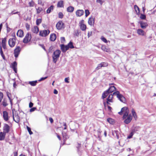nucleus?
Instances as JSON below:
<instances>
[{"instance_id": "1", "label": "nucleus", "mask_w": 156, "mask_h": 156, "mask_svg": "<svg viewBox=\"0 0 156 156\" xmlns=\"http://www.w3.org/2000/svg\"><path fill=\"white\" fill-rule=\"evenodd\" d=\"M113 95H116L117 98L121 102H124L125 101V97L121 94H120V92L118 91H116L114 92L113 94H111L109 95L107 99V101H109L110 102H113Z\"/></svg>"}, {"instance_id": "2", "label": "nucleus", "mask_w": 156, "mask_h": 156, "mask_svg": "<svg viewBox=\"0 0 156 156\" xmlns=\"http://www.w3.org/2000/svg\"><path fill=\"white\" fill-rule=\"evenodd\" d=\"M114 90H115V91H117V89L114 86L110 87L108 90L105 91L103 93L102 96V98L103 99L105 98L110 93H112Z\"/></svg>"}, {"instance_id": "3", "label": "nucleus", "mask_w": 156, "mask_h": 156, "mask_svg": "<svg viewBox=\"0 0 156 156\" xmlns=\"http://www.w3.org/2000/svg\"><path fill=\"white\" fill-rule=\"evenodd\" d=\"M61 51L59 50H57L54 52L52 58L53 59V61L54 63H56L57 59L59 57V55Z\"/></svg>"}, {"instance_id": "4", "label": "nucleus", "mask_w": 156, "mask_h": 156, "mask_svg": "<svg viewBox=\"0 0 156 156\" xmlns=\"http://www.w3.org/2000/svg\"><path fill=\"white\" fill-rule=\"evenodd\" d=\"M50 32V31L49 30H41L39 32V35L41 36L45 37L49 34Z\"/></svg>"}, {"instance_id": "5", "label": "nucleus", "mask_w": 156, "mask_h": 156, "mask_svg": "<svg viewBox=\"0 0 156 156\" xmlns=\"http://www.w3.org/2000/svg\"><path fill=\"white\" fill-rule=\"evenodd\" d=\"M31 38V34L28 33L27 34L24 38L23 42L24 43H27L30 41Z\"/></svg>"}, {"instance_id": "6", "label": "nucleus", "mask_w": 156, "mask_h": 156, "mask_svg": "<svg viewBox=\"0 0 156 156\" xmlns=\"http://www.w3.org/2000/svg\"><path fill=\"white\" fill-rule=\"evenodd\" d=\"M16 37L15 36L13 38H10L8 41L9 44L11 48L13 47L15 45Z\"/></svg>"}, {"instance_id": "7", "label": "nucleus", "mask_w": 156, "mask_h": 156, "mask_svg": "<svg viewBox=\"0 0 156 156\" xmlns=\"http://www.w3.org/2000/svg\"><path fill=\"white\" fill-rule=\"evenodd\" d=\"M21 50V48L19 46H17L15 49L14 51V56L16 58L18 57L19 54L20 53V51Z\"/></svg>"}, {"instance_id": "8", "label": "nucleus", "mask_w": 156, "mask_h": 156, "mask_svg": "<svg viewBox=\"0 0 156 156\" xmlns=\"http://www.w3.org/2000/svg\"><path fill=\"white\" fill-rule=\"evenodd\" d=\"M56 28L59 30H61L65 27L64 24L62 21H59L56 25Z\"/></svg>"}, {"instance_id": "9", "label": "nucleus", "mask_w": 156, "mask_h": 156, "mask_svg": "<svg viewBox=\"0 0 156 156\" xmlns=\"http://www.w3.org/2000/svg\"><path fill=\"white\" fill-rule=\"evenodd\" d=\"M84 20H81L79 23L80 29L83 31H85L86 29V26L84 24Z\"/></svg>"}, {"instance_id": "10", "label": "nucleus", "mask_w": 156, "mask_h": 156, "mask_svg": "<svg viewBox=\"0 0 156 156\" xmlns=\"http://www.w3.org/2000/svg\"><path fill=\"white\" fill-rule=\"evenodd\" d=\"M9 126L6 124H5L3 127V132L5 133H8L9 131Z\"/></svg>"}, {"instance_id": "11", "label": "nucleus", "mask_w": 156, "mask_h": 156, "mask_svg": "<svg viewBox=\"0 0 156 156\" xmlns=\"http://www.w3.org/2000/svg\"><path fill=\"white\" fill-rule=\"evenodd\" d=\"M61 49L62 51L63 52H65L66 51L69 49L68 46L67 45H65L63 44H62L60 45Z\"/></svg>"}, {"instance_id": "12", "label": "nucleus", "mask_w": 156, "mask_h": 156, "mask_svg": "<svg viewBox=\"0 0 156 156\" xmlns=\"http://www.w3.org/2000/svg\"><path fill=\"white\" fill-rule=\"evenodd\" d=\"M127 118L125 119V120L124 121V122L126 124H128L132 120V116L130 114H129Z\"/></svg>"}, {"instance_id": "13", "label": "nucleus", "mask_w": 156, "mask_h": 156, "mask_svg": "<svg viewBox=\"0 0 156 156\" xmlns=\"http://www.w3.org/2000/svg\"><path fill=\"white\" fill-rule=\"evenodd\" d=\"M17 63L16 62H14L11 64V68L13 69L15 73H16L17 71Z\"/></svg>"}, {"instance_id": "14", "label": "nucleus", "mask_w": 156, "mask_h": 156, "mask_svg": "<svg viewBox=\"0 0 156 156\" xmlns=\"http://www.w3.org/2000/svg\"><path fill=\"white\" fill-rule=\"evenodd\" d=\"M3 117L4 120L5 121H7L9 119L8 113L6 111H4L3 112Z\"/></svg>"}, {"instance_id": "15", "label": "nucleus", "mask_w": 156, "mask_h": 156, "mask_svg": "<svg viewBox=\"0 0 156 156\" xmlns=\"http://www.w3.org/2000/svg\"><path fill=\"white\" fill-rule=\"evenodd\" d=\"M13 119L14 120L16 123H18L20 122V117L18 115L13 114Z\"/></svg>"}, {"instance_id": "16", "label": "nucleus", "mask_w": 156, "mask_h": 156, "mask_svg": "<svg viewBox=\"0 0 156 156\" xmlns=\"http://www.w3.org/2000/svg\"><path fill=\"white\" fill-rule=\"evenodd\" d=\"M94 23V18H93L92 17L89 18L88 20V24L90 25H93Z\"/></svg>"}, {"instance_id": "17", "label": "nucleus", "mask_w": 156, "mask_h": 156, "mask_svg": "<svg viewBox=\"0 0 156 156\" xmlns=\"http://www.w3.org/2000/svg\"><path fill=\"white\" fill-rule=\"evenodd\" d=\"M6 38L5 37L2 39V48L4 49H5L6 48Z\"/></svg>"}, {"instance_id": "18", "label": "nucleus", "mask_w": 156, "mask_h": 156, "mask_svg": "<svg viewBox=\"0 0 156 156\" xmlns=\"http://www.w3.org/2000/svg\"><path fill=\"white\" fill-rule=\"evenodd\" d=\"M112 134L114 137L116 136L117 139H119V133L118 130L112 131Z\"/></svg>"}, {"instance_id": "19", "label": "nucleus", "mask_w": 156, "mask_h": 156, "mask_svg": "<svg viewBox=\"0 0 156 156\" xmlns=\"http://www.w3.org/2000/svg\"><path fill=\"white\" fill-rule=\"evenodd\" d=\"M84 11L83 10H78L76 12V14L78 16H80L83 15Z\"/></svg>"}, {"instance_id": "20", "label": "nucleus", "mask_w": 156, "mask_h": 156, "mask_svg": "<svg viewBox=\"0 0 156 156\" xmlns=\"http://www.w3.org/2000/svg\"><path fill=\"white\" fill-rule=\"evenodd\" d=\"M140 24L141 27L142 29H145L147 26L148 25L146 22L142 21L140 22Z\"/></svg>"}, {"instance_id": "21", "label": "nucleus", "mask_w": 156, "mask_h": 156, "mask_svg": "<svg viewBox=\"0 0 156 156\" xmlns=\"http://www.w3.org/2000/svg\"><path fill=\"white\" fill-rule=\"evenodd\" d=\"M39 30L38 27L36 26H34L31 29V31L34 33L37 34L39 32Z\"/></svg>"}, {"instance_id": "22", "label": "nucleus", "mask_w": 156, "mask_h": 156, "mask_svg": "<svg viewBox=\"0 0 156 156\" xmlns=\"http://www.w3.org/2000/svg\"><path fill=\"white\" fill-rule=\"evenodd\" d=\"M16 34L19 37H22L23 36V31L21 30H19L17 33Z\"/></svg>"}, {"instance_id": "23", "label": "nucleus", "mask_w": 156, "mask_h": 156, "mask_svg": "<svg viewBox=\"0 0 156 156\" xmlns=\"http://www.w3.org/2000/svg\"><path fill=\"white\" fill-rule=\"evenodd\" d=\"M56 35L55 34H52L50 36V39L51 41H54L56 39Z\"/></svg>"}, {"instance_id": "24", "label": "nucleus", "mask_w": 156, "mask_h": 156, "mask_svg": "<svg viewBox=\"0 0 156 156\" xmlns=\"http://www.w3.org/2000/svg\"><path fill=\"white\" fill-rule=\"evenodd\" d=\"M129 110L127 108V109H126L124 112V114L123 116V119H126L129 115Z\"/></svg>"}, {"instance_id": "25", "label": "nucleus", "mask_w": 156, "mask_h": 156, "mask_svg": "<svg viewBox=\"0 0 156 156\" xmlns=\"http://www.w3.org/2000/svg\"><path fill=\"white\" fill-rule=\"evenodd\" d=\"M6 133L3 132H1L0 133V140H3L5 136Z\"/></svg>"}, {"instance_id": "26", "label": "nucleus", "mask_w": 156, "mask_h": 156, "mask_svg": "<svg viewBox=\"0 0 156 156\" xmlns=\"http://www.w3.org/2000/svg\"><path fill=\"white\" fill-rule=\"evenodd\" d=\"M137 33L139 35L143 36L144 34V31L141 29H138L137 30Z\"/></svg>"}, {"instance_id": "27", "label": "nucleus", "mask_w": 156, "mask_h": 156, "mask_svg": "<svg viewBox=\"0 0 156 156\" xmlns=\"http://www.w3.org/2000/svg\"><path fill=\"white\" fill-rule=\"evenodd\" d=\"M74 10V8L73 7L70 6L68 7L67 9V11L70 12H72Z\"/></svg>"}, {"instance_id": "28", "label": "nucleus", "mask_w": 156, "mask_h": 156, "mask_svg": "<svg viewBox=\"0 0 156 156\" xmlns=\"http://www.w3.org/2000/svg\"><path fill=\"white\" fill-rule=\"evenodd\" d=\"M81 31L79 30H75L74 31V35L77 37H78Z\"/></svg>"}, {"instance_id": "29", "label": "nucleus", "mask_w": 156, "mask_h": 156, "mask_svg": "<svg viewBox=\"0 0 156 156\" xmlns=\"http://www.w3.org/2000/svg\"><path fill=\"white\" fill-rule=\"evenodd\" d=\"M54 6L53 5H51L49 7L47 10L46 12L47 13H49L50 12L53 10Z\"/></svg>"}, {"instance_id": "30", "label": "nucleus", "mask_w": 156, "mask_h": 156, "mask_svg": "<svg viewBox=\"0 0 156 156\" xmlns=\"http://www.w3.org/2000/svg\"><path fill=\"white\" fill-rule=\"evenodd\" d=\"M132 115L133 116L134 118L135 119H137V116L136 113L134 110L133 109H132Z\"/></svg>"}, {"instance_id": "31", "label": "nucleus", "mask_w": 156, "mask_h": 156, "mask_svg": "<svg viewBox=\"0 0 156 156\" xmlns=\"http://www.w3.org/2000/svg\"><path fill=\"white\" fill-rule=\"evenodd\" d=\"M57 6L59 7H62L63 6V1H59L57 4Z\"/></svg>"}, {"instance_id": "32", "label": "nucleus", "mask_w": 156, "mask_h": 156, "mask_svg": "<svg viewBox=\"0 0 156 156\" xmlns=\"http://www.w3.org/2000/svg\"><path fill=\"white\" fill-rule=\"evenodd\" d=\"M37 81V80L32 81H30L29 84L32 86H35L36 85Z\"/></svg>"}, {"instance_id": "33", "label": "nucleus", "mask_w": 156, "mask_h": 156, "mask_svg": "<svg viewBox=\"0 0 156 156\" xmlns=\"http://www.w3.org/2000/svg\"><path fill=\"white\" fill-rule=\"evenodd\" d=\"M127 109V107H123L121 109V111L119 112L118 113L120 115H122V112H124L125 111V110H126V109Z\"/></svg>"}, {"instance_id": "34", "label": "nucleus", "mask_w": 156, "mask_h": 156, "mask_svg": "<svg viewBox=\"0 0 156 156\" xmlns=\"http://www.w3.org/2000/svg\"><path fill=\"white\" fill-rule=\"evenodd\" d=\"M101 49L104 51L106 52H108L109 51L108 49L106 48V46L105 45L102 46L101 47Z\"/></svg>"}, {"instance_id": "35", "label": "nucleus", "mask_w": 156, "mask_h": 156, "mask_svg": "<svg viewBox=\"0 0 156 156\" xmlns=\"http://www.w3.org/2000/svg\"><path fill=\"white\" fill-rule=\"evenodd\" d=\"M107 121L111 124H113L114 122V120L110 118L107 119Z\"/></svg>"}, {"instance_id": "36", "label": "nucleus", "mask_w": 156, "mask_h": 156, "mask_svg": "<svg viewBox=\"0 0 156 156\" xmlns=\"http://www.w3.org/2000/svg\"><path fill=\"white\" fill-rule=\"evenodd\" d=\"M67 45V46H68L69 48H74V47L73 45V43L71 42H70Z\"/></svg>"}, {"instance_id": "37", "label": "nucleus", "mask_w": 156, "mask_h": 156, "mask_svg": "<svg viewBox=\"0 0 156 156\" xmlns=\"http://www.w3.org/2000/svg\"><path fill=\"white\" fill-rule=\"evenodd\" d=\"M134 8L136 12H137L138 13H140V11L139 8L136 5H134Z\"/></svg>"}, {"instance_id": "38", "label": "nucleus", "mask_w": 156, "mask_h": 156, "mask_svg": "<svg viewBox=\"0 0 156 156\" xmlns=\"http://www.w3.org/2000/svg\"><path fill=\"white\" fill-rule=\"evenodd\" d=\"M41 22V19H37L36 20V24L37 25H39Z\"/></svg>"}, {"instance_id": "39", "label": "nucleus", "mask_w": 156, "mask_h": 156, "mask_svg": "<svg viewBox=\"0 0 156 156\" xmlns=\"http://www.w3.org/2000/svg\"><path fill=\"white\" fill-rule=\"evenodd\" d=\"M42 10V9L41 8L38 7L37 9V13L38 14Z\"/></svg>"}, {"instance_id": "40", "label": "nucleus", "mask_w": 156, "mask_h": 156, "mask_svg": "<svg viewBox=\"0 0 156 156\" xmlns=\"http://www.w3.org/2000/svg\"><path fill=\"white\" fill-rule=\"evenodd\" d=\"M140 18L141 19L144 20L146 19V16L143 14H141L140 15Z\"/></svg>"}, {"instance_id": "41", "label": "nucleus", "mask_w": 156, "mask_h": 156, "mask_svg": "<svg viewBox=\"0 0 156 156\" xmlns=\"http://www.w3.org/2000/svg\"><path fill=\"white\" fill-rule=\"evenodd\" d=\"M85 16L86 17L87 16H88L90 14V12H89V11L88 9L85 10Z\"/></svg>"}, {"instance_id": "42", "label": "nucleus", "mask_w": 156, "mask_h": 156, "mask_svg": "<svg viewBox=\"0 0 156 156\" xmlns=\"http://www.w3.org/2000/svg\"><path fill=\"white\" fill-rule=\"evenodd\" d=\"M101 39L102 41H103L105 43H106L107 42V41L106 40V39L103 36H102L101 37Z\"/></svg>"}, {"instance_id": "43", "label": "nucleus", "mask_w": 156, "mask_h": 156, "mask_svg": "<svg viewBox=\"0 0 156 156\" xmlns=\"http://www.w3.org/2000/svg\"><path fill=\"white\" fill-rule=\"evenodd\" d=\"M27 129L28 131L29 134L30 135H31L33 134V132L31 131V129L28 127V126H27Z\"/></svg>"}, {"instance_id": "44", "label": "nucleus", "mask_w": 156, "mask_h": 156, "mask_svg": "<svg viewBox=\"0 0 156 156\" xmlns=\"http://www.w3.org/2000/svg\"><path fill=\"white\" fill-rule=\"evenodd\" d=\"M61 42L62 43H64L65 41V37H61Z\"/></svg>"}, {"instance_id": "45", "label": "nucleus", "mask_w": 156, "mask_h": 156, "mask_svg": "<svg viewBox=\"0 0 156 156\" xmlns=\"http://www.w3.org/2000/svg\"><path fill=\"white\" fill-rule=\"evenodd\" d=\"M101 63L102 67H106L108 66L107 63L106 62H101Z\"/></svg>"}, {"instance_id": "46", "label": "nucleus", "mask_w": 156, "mask_h": 156, "mask_svg": "<svg viewBox=\"0 0 156 156\" xmlns=\"http://www.w3.org/2000/svg\"><path fill=\"white\" fill-rule=\"evenodd\" d=\"M58 17L60 18H62L63 17V13L61 12H60L58 13Z\"/></svg>"}, {"instance_id": "47", "label": "nucleus", "mask_w": 156, "mask_h": 156, "mask_svg": "<svg viewBox=\"0 0 156 156\" xmlns=\"http://www.w3.org/2000/svg\"><path fill=\"white\" fill-rule=\"evenodd\" d=\"M96 2L98 3H99L101 5L102 3L104 2V1L102 0H97Z\"/></svg>"}, {"instance_id": "48", "label": "nucleus", "mask_w": 156, "mask_h": 156, "mask_svg": "<svg viewBox=\"0 0 156 156\" xmlns=\"http://www.w3.org/2000/svg\"><path fill=\"white\" fill-rule=\"evenodd\" d=\"M3 94L0 92V102L1 101L3 97Z\"/></svg>"}, {"instance_id": "49", "label": "nucleus", "mask_w": 156, "mask_h": 156, "mask_svg": "<svg viewBox=\"0 0 156 156\" xmlns=\"http://www.w3.org/2000/svg\"><path fill=\"white\" fill-rule=\"evenodd\" d=\"M102 67V66L101 65V63L99 64H98V66L96 68V70H98L99 69H100Z\"/></svg>"}, {"instance_id": "50", "label": "nucleus", "mask_w": 156, "mask_h": 156, "mask_svg": "<svg viewBox=\"0 0 156 156\" xmlns=\"http://www.w3.org/2000/svg\"><path fill=\"white\" fill-rule=\"evenodd\" d=\"M38 4L41 5L43 6L44 5V3H42V1L41 0H38Z\"/></svg>"}, {"instance_id": "51", "label": "nucleus", "mask_w": 156, "mask_h": 156, "mask_svg": "<svg viewBox=\"0 0 156 156\" xmlns=\"http://www.w3.org/2000/svg\"><path fill=\"white\" fill-rule=\"evenodd\" d=\"M36 109V107H33L31 108L30 110V112H32L34 111Z\"/></svg>"}, {"instance_id": "52", "label": "nucleus", "mask_w": 156, "mask_h": 156, "mask_svg": "<svg viewBox=\"0 0 156 156\" xmlns=\"http://www.w3.org/2000/svg\"><path fill=\"white\" fill-rule=\"evenodd\" d=\"M29 4L30 6L33 7L34 5V2L33 1L29 2Z\"/></svg>"}, {"instance_id": "53", "label": "nucleus", "mask_w": 156, "mask_h": 156, "mask_svg": "<svg viewBox=\"0 0 156 156\" xmlns=\"http://www.w3.org/2000/svg\"><path fill=\"white\" fill-rule=\"evenodd\" d=\"M2 105H3V106H4L5 107L6 106H7L8 104H7V102H6V101H5L4 100L2 102Z\"/></svg>"}, {"instance_id": "54", "label": "nucleus", "mask_w": 156, "mask_h": 156, "mask_svg": "<svg viewBox=\"0 0 156 156\" xmlns=\"http://www.w3.org/2000/svg\"><path fill=\"white\" fill-rule=\"evenodd\" d=\"M69 80V79L68 77L66 78L65 79V81L67 83H69V81H68V80Z\"/></svg>"}, {"instance_id": "55", "label": "nucleus", "mask_w": 156, "mask_h": 156, "mask_svg": "<svg viewBox=\"0 0 156 156\" xmlns=\"http://www.w3.org/2000/svg\"><path fill=\"white\" fill-rule=\"evenodd\" d=\"M0 54L1 55H4V54L3 53V51L2 50L1 46L0 48Z\"/></svg>"}, {"instance_id": "56", "label": "nucleus", "mask_w": 156, "mask_h": 156, "mask_svg": "<svg viewBox=\"0 0 156 156\" xmlns=\"http://www.w3.org/2000/svg\"><path fill=\"white\" fill-rule=\"evenodd\" d=\"M26 28L27 30H29L30 29V25L28 24H26Z\"/></svg>"}, {"instance_id": "57", "label": "nucleus", "mask_w": 156, "mask_h": 156, "mask_svg": "<svg viewBox=\"0 0 156 156\" xmlns=\"http://www.w3.org/2000/svg\"><path fill=\"white\" fill-rule=\"evenodd\" d=\"M19 12H14V11H12L11 12V13H10V15H13V14H17L19 13Z\"/></svg>"}, {"instance_id": "58", "label": "nucleus", "mask_w": 156, "mask_h": 156, "mask_svg": "<svg viewBox=\"0 0 156 156\" xmlns=\"http://www.w3.org/2000/svg\"><path fill=\"white\" fill-rule=\"evenodd\" d=\"M33 105V104L31 102H30L29 104V107L30 108H31Z\"/></svg>"}, {"instance_id": "59", "label": "nucleus", "mask_w": 156, "mask_h": 156, "mask_svg": "<svg viewBox=\"0 0 156 156\" xmlns=\"http://www.w3.org/2000/svg\"><path fill=\"white\" fill-rule=\"evenodd\" d=\"M92 32L91 31L90 32H89L88 33V37L89 38L90 36L92 35Z\"/></svg>"}, {"instance_id": "60", "label": "nucleus", "mask_w": 156, "mask_h": 156, "mask_svg": "<svg viewBox=\"0 0 156 156\" xmlns=\"http://www.w3.org/2000/svg\"><path fill=\"white\" fill-rule=\"evenodd\" d=\"M47 78V77H42L40 79V80H39V81H41L42 80H44L45 79Z\"/></svg>"}, {"instance_id": "61", "label": "nucleus", "mask_w": 156, "mask_h": 156, "mask_svg": "<svg viewBox=\"0 0 156 156\" xmlns=\"http://www.w3.org/2000/svg\"><path fill=\"white\" fill-rule=\"evenodd\" d=\"M11 29L8 27V26H7V32H9L10 31Z\"/></svg>"}, {"instance_id": "62", "label": "nucleus", "mask_w": 156, "mask_h": 156, "mask_svg": "<svg viewBox=\"0 0 156 156\" xmlns=\"http://www.w3.org/2000/svg\"><path fill=\"white\" fill-rule=\"evenodd\" d=\"M49 120L50 121L51 123H52L53 122V119L51 118H49Z\"/></svg>"}, {"instance_id": "63", "label": "nucleus", "mask_w": 156, "mask_h": 156, "mask_svg": "<svg viewBox=\"0 0 156 156\" xmlns=\"http://www.w3.org/2000/svg\"><path fill=\"white\" fill-rule=\"evenodd\" d=\"M14 156H17V152L15 151L14 152Z\"/></svg>"}, {"instance_id": "64", "label": "nucleus", "mask_w": 156, "mask_h": 156, "mask_svg": "<svg viewBox=\"0 0 156 156\" xmlns=\"http://www.w3.org/2000/svg\"><path fill=\"white\" fill-rule=\"evenodd\" d=\"M58 92L57 90L56 89H55L54 91V93L55 94H58Z\"/></svg>"}]
</instances>
